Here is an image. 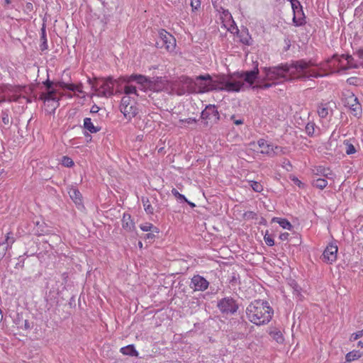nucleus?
I'll return each instance as SVG.
<instances>
[{
    "mask_svg": "<svg viewBox=\"0 0 363 363\" xmlns=\"http://www.w3.org/2000/svg\"><path fill=\"white\" fill-rule=\"evenodd\" d=\"M155 235L154 234V233H147L144 236V239L145 240H152L154 238H155Z\"/></svg>",
    "mask_w": 363,
    "mask_h": 363,
    "instance_id": "nucleus-58",
    "label": "nucleus"
},
{
    "mask_svg": "<svg viewBox=\"0 0 363 363\" xmlns=\"http://www.w3.org/2000/svg\"><path fill=\"white\" fill-rule=\"evenodd\" d=\"M99 110H100V108L98 106H96V104H94L91 108L90 112L91 113H98Z\"/></svg>",
    "mask_w": 363,
    "mask_h": 363,
    "instance_id": "nucleus-61",
    "label": "nucleus"
},
{
    "mask_svg": "<svg viewBox=\"0 0 363 363\" xmlns=\"http://www.w3.org/2000/svg\"><path fill=\"white\" fill-rule=\"evenodd\" d=\"M340 58L345 59L348 63H350V61L353 60L351 55H344L340 57L337 55H334L331 58H328L325 62L319 64L313 60H306L301 59L294 61L291 66L283 65L272 69H266L267 72V75L271 79L274 78L276 76L283 77L286 72H289L291 67H294L297 74L296 77L302 81L323 77L335 72V70L332 68L330 63L333 60H337L338 62H340Z\"/></svg>",
    "mask_w": 363,
    "mask_h": 363,
    "instance_id": "nucleus-1",
    "label": "nucleus"
},
{
    "mask_svg": "<svg viewBox=\"0 0 363 363\" xmlns=\"http://www.w3.org/2000/svg\"><path fill=\"white\" fill-rule=\"evenodd\" d=\"M116 83H119V81L113 79L111 77L99 79L95 84L96 94L101 97L113 96V87Z\"/></svg>",
    "mask_w": 363,
    "mask_h": 363,
    "instance_id": "nucleus-6",
    "label": "nucleus"
},
{
    "mask_svg": "<svg viewBox=\"0 0 363 363\" xmlns=\"http://www.w3.org/2000/svg\"><path fill=\"white\" fill-rule=\"evenodd\" d=\"M344 145L345 146V152L347 155H352L356 152L354 146L349 141L345 140Z\"/></svg>",
    "mask_w": 363,
    "mask_h": 363,
    "instance_id": "nucleus-38",
    "label": "nucleus"
},
{
    "mask_svg": "<svg viewBox=\"0 0 363 363\" xmlns=\"http://www.w3.org/2000/svg\"><path fill=\"white\" fill-rule=\"evenodd\" d=\"M156 47L160 48H165L166 49V45H162V40L160 38L156 42Z\"/></svg>",
    "mask_w": 363,
    "mask_h": 363,
    "instance_id": "nucleus-62",
    "label": "nucleus"
},
{
    "mask_svg": "<svg viewBox=\"0 0 363 363\" xmlns=\"http://www.w3.org/2000/svg\"><path fill=\"white\" fill-rule=\"evenodd\" d=\"M62 164L67 167H71L74 165V162L70 157L63 156L62 159Z\"/></svg>",
    "mask_w": 363,
    "mask_h": 363,
    "instance_id": "nucleus-45",
    "label": "nucleus"
},
{
    "mask_svg": "<svg viewBox=\"0 0 363 363\" xmlns=\"http://www.w3.org/2000/svg\"><path fill=\"white\" fill-rule=\"evenodd\" d=\"M264 240L265 243L268 246H273L274 245V239L272 238V237L271 235H269L268 234H266L264 235Z\"/></svg>",
    "mask_w": 363,
    "mask_h": 363,
    "instance_id": "nucleus-51",
    "label": "nucleus"
},
{
    "mask_svg": "<svg viewBox=\"0 0 363 363\" xmlns=\"http://www.w3.org/2000/svg\"><path fill=\"white\" fill-rule=\"evenodd\" d=\"M240 42L246 45H252V38L249 35L247 32L245 34L241 35Z\"/></svg>",
    "mask_w": 363,
    "mask_h": 363,
    "instance_id": "nucleus-41",
    "label": "nucleus"
},
{
    "mask_svg": "<svg viewBox=\"0 0 363 363\" xmlns=\"http://www.w3.org/2000/svg\"><path fill=\"white\" fill-rule=\"evenodd\" d=\"M7 91L9 94H22L23 93L28 94V91H30V89H28L25 86L9 85L7 86Z\"/></svg>",
    "mask_w": 363,
    "mask_h": 363,
    "instance_id": "nucleus-22",
    "label": "nucleus"
},
{
    "mask_svg": "<svg viewBox=\"0 0 363 363\" xmlns=\"http://www.w3.org/2000/svg\"><path fill=\"white\" fill-rule=\"evenodd\" d=\"M34 10V7L32 3L27 2L25 7H24V12L27 14H30L31 12H33Z\"/></svg>",
    "mask_w": 363,
    "mask_h": 363,
    "instance_id": "nucleus-52",
    "label": "nucleus"
},
{
    "mask_svg": "<svg viewBox=\"0 0 363 363\" xmlns=\"http://www.w3.org/2000/svg\"><path fill=\"white\" fill-rule=\"evenodd\" d=\"M272 221L278 223L284 229L291 230L292 228L291 223L287 219L274 217Z\"/></svg>",
    "mask_w": 363,
    "mask_h": 363,
    "instance_id": "nucleus-32",
    "label": "nucleus"
},
{
    "mask_svg": "<svg viewBox=\"0 0 363 363\" xmlns=\"http://www.w3.org/2000/svg\"><path fill=\"white\" fill-rule=\"evenodd\" d=\"M318 116L322 118H325L328 116L329 114V108L328 104H320L318 106Z\"/></svg>",
    "mask_w": 363,
    "mask_h": 363,
    "instance_id": "nucleus-33",
    "label": "nucleus"
},
{
    "mask_svg": "<svg viewBox=\"0 0 363 363\" xmlns=\"http://www.w3.org/2000/svg\"><path fill=\"white\" fill-rule=\"evenodd\" d=\"M121 111L126 118L131 119L138 114V108L136 107L135 104L133 103L127 107L123 108Z\"/></svg>",
    "mask_w": 363,
    "mask_h": 363,
    "instance_id": "nucleus-20",
    "label": "nucleus"
},
{
    "mask_svg": "<svg viewBox=\"0 0 363 363\" xmlns=\"http://www.w3.org/2000/svg\"><path fill=\"white\" fill-rule=\"evenodd\" d=\"M120 352L124 355H128L130 357H138L139 353L135 350L133 345H128L125 347L121 348Z\"/></svg>",
    "mask_w": 363,
    "mask_h": 363,
    "instance_id": "nucleus-25",
    "label": "nucleus"
},
{
    "mask_svg": "<svg viewBox=\"0 0 363 363\" xmlns=\"http://www.w3.org/2000/svg\"><path fill=\"white\" fill-rule=\"evenodd\" d=\"M68 84H66L63 82H57L55 83V88H62L63 89H67Z\"/></svg>",
    "mask_w": 363,
    "mask_h": 363,
    "instance_id": "nucleus-55",
    "label": "nucleus"
},
{
    "mask_svg": "<svg viewBox=\"0 0 363 363\" xmlns=\"http://www.w3.org/2000/svg\"><path fill=\"white\" fill-rule=\"evenodd\" d=\"M130 77V76L120 78L118 79V81L119 82H121L122 83H125L124 86V93L126 96H129L130 94L138 96L136 86L130 84L133 81H128V78Z\"/></svg>",
    "mask_w": 363,
    "mask_h": 363,
    "instance_id": "nucleus-17",
    "label": "nucleus"
},
{
    "mask_svg": "<svg viewBox=\"0 0 363 363\" xmlns=\"http://www.w3.org/2000/svg\"><path fill=\"white\" fill-rule=\"evenodd\" d=\"M315 125L314 123H308L306 126V133L308 136H313L315 133Z\"/></svg>",
    "mask_w": 363,
    "mask_h": 363,
    "instance_id": "nucleus-42",
    "label": "nucleus"
},
{
    "mask_svg": "<svg viewBox=\"0 0 363 363\" xmlns=\"http://www.w3.org/2000/svg\"><path fill=\"white\" fill-rule=\"evenodd\" d=\"M218 308L222 313L234 314L238 309V305L231 297H225L218 301Z\"/></svg>",
    "mask_w": 363,
    "mask_h": 363,
    "instance_id": "nucleus-8",
    "label": "nucleus"
},
{
    "mask_svg": "<svg viewBox=\"0 0 363 363\" xmlns=\"http://www.w3.org/2000/svg\"><path fill=\"white\" fill-rule=\"evenodd\" d=\"M349 108L351 111V113L354 117H356L357 118H359L362 117V106L359 103H355L354 104H353V106H351Z\"/></svg>",
    "mask_w": 363,
    "mask_h": 363,
    "instance_id": "nucleus-31",
    "label": "nucleus"
},
{
    "mask_svg": "<svg viewBox=\"0 0 363 363\" xmlns=\"http://www.w3.org/2000/svg\"><path fill=\"white\" fill-rule=\"evenodd\" d=\"M172 194L174 196L177 200L180 201H187V199L184 195L180 194L176 189H172Z\"/></svg>",
    "mask_w": 363,
    "mask_h": 363,
    "instance_id": "nucleus-46",
    "label": "nucleus"
},
{
    "mask_svg": "<svg viewBox=\"0 0 363 363\" xmlns=\"http://www.w3.org/2000/svg\"><path fill=\"white\" fill-rule=\"evenodd\" d=\"M292 181L295 184L298 185L299 187L303 186V184L296 177H294Z\"/></svg>",
    "mask_w": 363,
    "mask_h": 363,
    "instance_id": "nucleus-64",
    "label": "nucleus"
},
{
    "mask_svg": "<svg viewBox=\"0 0 363 363\" xmlns=\"http://www.w3.org/2000/svg\"><path fill=\"white\" fill-rule=\"evenodd\" d=\"M69 194L70 198L76 204H80L82 203V194L78 189H71Z\"/></svg>",
    "mask_w": 363,
    "mask_h": 363,
    "instance_id": "nucleus-30",
    "label": "nucleus"
},
{
    "mask_svg": "<svg viewBox=\"0 0 363 363\" xmlns=\"http://www.w3.org/2000/svg\"><path fill=\"white\" fill-rule=\"evenodd\" d=\"M1 116H2L1 119H2V122L4 123V124L9 125L11 123L10 116L7 111H2Z\"/></svg>",
    "mask_w": 363,
    "mask_h": 363,
    "instance_id": "nucleus-48",
    "label": "nucleus"
},
{
    "mask_svg": "<svg viewBox=\"0 0 363 363\" xmlns=\"http://www.w3.org/2000/svg\"><path fill=\"white\" fill-rule=\"evenodd\" d=\"M259 71L258 69V63L255 65L254 69L250 71H245L241 72L233 73V78L243 79L244 81L250 86H252L255 81L258 79Z\"/></svg>",
    "mask_w": 363,
    "mask_h": 363,
    "instance_id": "nucleus-9",
    "label": "nucleus"
},
{
    "mask_svg": "<svg viewBox=\"0 0 363 363\" xmlns=\"http://www.w3.org/2000/svg\"><path fill=\"white\" fill-rule=\"evenodd\" d=\"M19 328L24 329L26 330H30L31 328V326L30 325V323L28 320H25L23 321V324H22L21 326H18Z\"/></svg>",
    "mask_w": 363,
    "mask_h": 363,
    "instance_id": "nucleus-56",
    "label": "nucleus"
},
{
    "mask_svg": "<svg viewBox=\"0 0 363 363\" xmlns=\"http://www.w3.org/2000/svg\"><path fill=\"white\" fill-rule=\"evenodd\" d=\"M195 81L196 78H191L189 77H184L182 79V82L186 84L188 86H195Z\"/></svg>",
    "mask_w": 363,
    "mask_h": 363,
    "instance_id": "nucleus-47",
    "label": "nucleus"
},
{
    "mask_svg": "<svg viewBox=\"0 0 363 363\" xmlns=\"http://www.w3.org/2000/svg\"><path fill=\"white\" fill-rule=\"evenodd\" d=\"M337 246L333 243L329 244L324 250L321 259L323 262L332 264L337 259Z\"/></svg>",
    "mask_w": 363,
    "mask_h": 363,
    "instance_id": "nucleus-11",
    "label": "nucleus"
},
{
    "mask_svg": "<svg viewBox=\"0 0 363 363\" xmlns=\"http://www.w3.org/2000/svg\"><path fill=\"white\" fill-rule=\"evenodd\" d=\"M363 336V330L354 333L350 337V341L353 342Z\"/></svg>",
    "mask_w": 363,
    "mask_h": 363,
    "instance_id": "nucleus-50",
    "label": "nucleus"
},
{
    "mask_svg": "<svg viewBox=\"0 0 363 363\" xmlns=\"http://www.w3.org/2000/svg\"><path fill=\"white\" fill-rule=\"evenodd\" d=\"M289 234L288 233H283L279 235V239L282 241L287 240L289 238Z\"/></svg>",
    "mask_w": 363,
    "mask_h": 363,
    "instance_id": "nucleus-60",
    "label": "nucleus"
},
{
    "mask_svg": "<svg viewBox=\"0 0 363 363\" xmlns=\"http://www.w3.org/2000/svg\"><path fill=\"white\" fill-rule=\"evenodd\" d=\"M140 228L145 232L151 231L152 233H159V229L154 226L152 223H146L145 224H141L140 225Z\"/></svg>",
    "mask_w": 363,
    "mask_h": 363,
    "instance_id": "nucleus-35",
    "label": "nucleus"
},
{
    "mask_svg": "<svg viewBox=\"0 0 363 363\" xmlns=\"http://www.w3.org/2000/svg\"><path fill=\"white\" fill-rule=\"evenodd\" d=\"M57 89L54 87L50 90H47L46 92L41 93L39 99L44 101H58L59 98L57 96Z\"/></svg>",
    "mask_w": 363,
    "mask_h": 363,
    "instance_id": "nucleus-19",
    "label": "nucleus"
},
{
    "mask_svg": "<svg viewBox=\"0 0 363 363\" xmlns=\"http://www.w3.org/2000/svg\"><path fill=\"white\" fill-rule=\"evenodd\" d=\"M313 177H323L328 179H333L335 174L333 172L329 169L324 166H316L313 170Z\"/></svg>",
    "mask_w": 363,
    "mask_h": 363,
    "instance_id": "nucleus-14",
    "label": "nucleus"
},
{
    "mask_svg": "<svg viewBox=\"0 0 363 363\" xmlns=\"http://www.w3.org/2000/svg\"><path fill=\"white\" fill-rule=\"evenodd\" d=\"M294 13L293 23L296 27L303 26L306 23L303 6L298 0H289Z\"/></svg>",
    "mask_w": 363,
    "mask_h": 363,
    "instance_id": "nucleus-7",
    "label": "nucleus"
},
{
    "mask_svg": "<svg viewBox=\"0 0 363 363\" xmlns=\"http://www.w3.org/2000/svg\"><path fill=\"white\" fill-rule=\"evenodd\" d=\"M201 1L200 0H192L191 2V6L192 8V11H196L200 8Z\"/></svg>",
    "mask_w": 363,
    "mask_h": 363,
    "instance_id": "nucleus-53",
    "label": "nucleus"
},
{
    "mask_svg": "<svg viewBox=\"0 0 363 363\" xmlns=\"http://www.w3.org/2000/svg\"><path fill=\"white\" fill-rule=\"evenodd\" d=\"M272 155H270L271 157H273L277 155H281L285 153L284 148L282 147L278 146V145H274L272 146Z\"/></svg>",
    "mask_w": 363,
    "mask_h": 363,
    "instance_id": "nucleus-37",
    "label": "nucleus"
},
{
    "mask_svg": "<svg viewBox=\"0 0 363 363\" xmlns=\"http://www.w3.org/2000/svg\"><path fill=\"white\" fill-rule=\"evenodd\" d=\"M182 121L184 122V123H186L188 124H191V123H196L197 120L196 118H186L184 120H182Z\"/></svg>",
    "mask_w": 363,
    "mask_h": 363,
    "instance_id": "nucleus-59",
    "label": "nucleus"
},
{
    "mask_svg": "<svg viewBox=\"0 0 363 363\" xmlns=\"http://www.w3.org/2000/svg\"><path fill=\"white\" fill-rule=\"evenodd\" d=\"M294 62V61H293L289 65L287 63L281 64L279 66H277V67H279L283 65L291 66V65H292ZM274 68H276V67H264L263 71L265 74V77L262 80H258L257 84L256 86H253V89L257 88V89H267L271 87L274 84H277L279 82L286 80L287 79V74H289L291 78L298 79V78L296 77L297 74L296 73V70L294 67L293 68L291 67L289 72H286L283 74L284 75L283 77L276 76L274 78L271 79L267 75V72L266 71V69H272ZM299 80H301V79H299Z\"/></svg>",
    "mask_w": 363,
    "mask_h": 363,
    "instance_id": "nucleus-5",
    "label": "nucleus"
},
{
    "mask_svg": "<svg viewBox=\"0 0 363 363\" xmlns=\"http://www.w3.org/2000/svg\"><path fill=\"white\" fill-rule=\"evenodd\" d=\"M312 185L314 187H316L319 189L323 190L325 189L328 185V181L326 180V178H320V177H313L312 180Z\"/></svg>",
    "mask_w": 363,
    "mask_h": 363,
    "instance_id": "nucleus-26",
    "label": "nucleus"
},
{
    "mask_svg": "<svg viewBox=\"0 0 363 363\" xmlns=\"http://www.w3.org/2000/svg\"><path fill=\"white\" fill-rule=\"evenodd\" d=\"M159 38H161L162 45H166V50L172 51L176 45V40L172 35L162 29L159 31Z\"/></svg>",
    "mask_w": 363,
    "mask_h": 363,
    "instance_id": "nucleus-13",
    "label": "nucleus"
},
{
    "mask_svg": "<svg viewBox=\"0 0 363 363\" xmlns=\"http://www.w3.org/2000/svg\"><path fill=\"white\" fill-rule=\"evenodd\" d=\"M257 145L259 146V147L262 149L260 151L262 154L266 155L269 157L272 155V143H268L267 140L262 138L257 141Z\"/></svg>",
    "mask_w": 363,
    "mask_h": 363,
    "instance_id": "nucleus-21",
    "label": "nucleus"
},
{
    "mask_svg": "<svg viewBox=\"0 0 363 363\" xmlns=\"http://www.w3.org/2000/svg\"><path fill=\"white\" fill-rule=\"evenodd\" d=\"M199 76L196 77L195 81V90L198 93H205L211 91L210 80L201 79L199 78Z\"/></svg>",
    "mask_w": 363,
    "mask_h": 363,
    "instance_id": "nucleus-16",
    "label": "nucleus"
},
{
    "mask_svg": "<svg viewBox=\"0 0 363 363\" xmlns=\"http://www.w3.org/2000/svg\"><path fill=\"white\" fill-rule=\"evenodd\" d=\"M123 228L127 231H131L134 228V223L131 219V216L128 213H124L122 218Z\"/></svg>",
    "mask_w": 363,
    "mask_h": 363,
    "instance_id": "nucleus-23",
    "label": "nucleus"
},
{
    "mask_svg": "<svg viewBox=\"0 0 363 363\" xmlns=\"http://www.w3.org/2000/svg\"><path fill=\"white\" fill-rule=\"evenodd\" d=\"M142 202L143 204L144 209L147 214H153L154 208L150 204V201L147 198H142Z\"/></svg>",
    "mask_w": 363,
    "mask_h": 363,
    "instance_id": "nucleus-36",
    "label": "nucleus"
},
{
    "mask_svg": "<svg viewBox=\"0 0 363 363\" xmlns=\"http://www.w3.org/2000/svg\"><path fill=\"white\" fill-rule=\"evenodd\" d=\"M199 79L210 80L211 91H227L228 92H238L241 90L244 83L234 80L233 74L218 75L213 78L210 74L199 75Z\"/></svg>",
    "mask_w": 363,
    "mask_h": 363,
    "instance_id": "nucleus-3",
    "label": "nucleus"
},
{
    "mask_svg": "<svg viewBox=\"0 0 363 363\" xmlns=\"http://www.w3.org/2000/svg\"><path fill=\"white\" fill-rule=\"evenodd\" d=\"M67 89L77 91L79 93L82 92V85L80 84H68Z\"/></svg>",
    "mask_w": 363,
    "mask_h": 363,
    "instance_id": "nucleus-44",
    "label": "nucleus"
},
{
    "mask_svg": "<svg viewBox=\"0 0 363 363\" xmlns=\"http://www.w3.org/2000/svg\"><path fill=\"white\" fill-rule=\"evenodd\" d=\"M344 104L345 106L350 107L353 106V104L355 103H359L357 97L354 96V94L350 93L347 97L345 98Z\"/></svg>",
    "mask_w": 363,
    "mask_h": 363,
    "instance_id": "nucleus-34",
    "label": "nucleus"
},
{
    "mask_svg": "<svg viewBox=\"0 0 363 363\" xmlns=\"http://www.w3.org/2000/svg\"><path fill=\"white\" fill-rule=\"evenodd\" d=\"M128 81H135L140 86L139 89L145 91L150 90L155 92L168 91L169 83L164 77L148 78L142 74H132L128 78Z\"/></svg>",
    "mask_w": 363,
    "mask_h": 363,
    "instance_id": "nucleus-4",
    "label": "nucleus"
},
{
    "mask_svg": "<svg viewBox=\"0 0 363 363\" xmlns=\"http://www.w3.org/2000/svg\"><path fill=\"white\" fill-rule=\"evenodd\" d=\"M43 84L46 87L47 90H50L55 87V83L48 79L43 82Z\"/></svg>",
    "mask_w": 363,
    "mask_h": 363,
    "instance_id": "nucleus-54",
    "label": "nucleus"
},
{
    "mask_svg": "<svg viewBox=\"0 0 363 363\" xmlns=\"http://www.w3.org/2000/svg\"><path fill=\"white\" fill-rule=\"evenodd\" d=\"M14 323L18 326H21L22 324H21V322H22V318L21 317L19 316V315H18L17 318L13 320Z\"/></svg>",
    "mask_w": 363,
    "mask_h": 363,
    "instance_id": "nucleus-63",
    "label": "nucleus"
},
{
    "mask_svg": "<svg viewBox=\"0 0 363 363\" xmlns=\"http://www.w3.org/2000/svg\"><path fill=\"white\" fill-rule=\"evenodd\" d=\"M247 323L246 321H238L237 326L235 328L238 330H240L239 332H232L230 333L231 337L234 340L237 339H243L246 336V330L247 328Z\"/></svg>",
    "mask_w": 363,
    "mask_h": 363,
    "instance_id": "nucleus-15",
    "label": "nucleus"
},
{
    "mask_svg": "<svg viewBox=\"0 0 363 363\" xmlns=\"http://www.w3.org/2000/svg\"><path fill=\"white\" fill-rule=\"evenodd\" d=\"M220 13H221V18L223 21H230L233 19L231 13L229 12L228 10L223 9V7H220L219 10H218Z\"/></svg>",
    "mask_w": 363,
    "mask_h": 363,
    "instance_id": "nucleus-39",
    "label": "nucleus"
},
{
    "mask_svg": "<svg viewBox=\"0 0 363 363\" xmlns=\"http://www.w3.org/2000/svg\"><path fill=\"white\" fill-rule=\"evenodd\" d=\"M250 186L255 192H262L263 191V186L257 182L251 181Z\"/></svg>",
    "mask_w": 363,
    "mask_h": 363,
    "instance_id": "nucleus-43",
    "label": "nucleus"
},
{
    "mask_svg": "<svg viewBox=\"0 0 363 363\" xmlns=\"http://www.w3.org/2000/svg\"><path fill=\"white\" fill-rule=\"evenodd\" d=\"M362 355L363 353L359 350H352L345 355V360L347 362H351L359 359Z\"/></svg>",
    "mask_w": 363,
    "mask_h": 363,
    "instance_id": "nucleus-28",
    "label": "nucleus"
},
{
    "mask_svg": "<svg viewBox=\"0 0 363 363\" xmlns=\"http://www.w3.org/2000/svg\"><path fill=\"white\" fill-rule=\"evenodd\" d=\"M235 115L231 116L230 119L233 121L234 123L237 125H242L244 123L243 119H235Z\"/></svg>",
    "mask_w": 363,
    "mask_h": 363,
    "instance_id": "nucleus-57",
    "label": "nucleus"
},
{
    "mask_svg": "<svg viewBox=\"0 0 363 363\" xmlns=\"http://www.w3.org/2000/svg\"><path fill=\"white\" fill-rule=\"evenodd\" d=\"M269 335L278 343H283L284 341L281 332L278 329H273L269 331Z\"/></svg>",
    "mask_w": 363,
    "mask_h": 363,
    "instance_id": "nucleus-29",
    "label": "nucleus"
},
{
    "mask_svg": "<svg viewBox=\"0 0 363 363\" xmlns=\"http://www.w3.org/2000/svg\"><path fill=\"white\" fill-rule=\"evenodd\" d=\"M22 97V94H9V101H18L19 99ZM23 98L26 99L27 102H30L29 99H28L26 96H23Z\"/></svg>",
    "mask_w": 363,
    "mask_h": 363,
    "instance_id": "nucleus-49",
    "label": "nucleus"
},
{
    "mask_svg": "<svg viewBox=\"0 0 363 363\" xmlns=\"http://www.w3.org/2000/svg\"><path fill=\"white\" fill-rule=\"evenodd\" d=\"M133 102L131 101V98L130 96H124L121 99V104H120V111L123 109V108L127 107L130 105Z\"/></svg>",
    "mask_w": 363,
    "mask_h": 363,
    "instance_id": "nucleus-40",
    "label": "nucleus"
},
{
    "mask_svg": "<svg viewBox=\"0 0 363 363\" xmlns=\"http://www.w3.org/2000/svg\"><path fill=\"white\" fill-rule=\"evenodd\" d=\"M209 282L202 276L194 275L191 280L190 288L194 291H203L208 289Z\"/></svg>",
    "mask_w": 363,
    "mask_h": 363,
    "instance_id": "nucleus-12",
    "label": "nucleus"
},
{
    "mask_svg": "<svg viewBox=\"0 0 363 363\" xmlns=\"http://www.w3.org/2000/svg\"><path fill=\"white\" fill-rule=\"evenodd\" d=\"M274 310L267 301L255 300L246 308L247 319L256 325L267 324L272 318Z\"/></svg>",
    "mask_w": 363,
    "mask_h": 363,
    "instance_id": "nucleus-2",
    "label": "nucleus"
},
{
    "mask_svg": "<svg viewBox=\"0 0 363 363\" xmlns=\"http://www.w3.org/2000/svg\"><path fill=\"white\" fill-rule=\"evenodd\" d=\"M201 118L207 121H210L213 123H217L220 120V114L215 105L208 104L202 111Z\"/></svg>",
    "mask_w": 363,
    "mask_h": 363,
    "instance_id": "nucleus-10",
    "label": "nucleus"
},
{
    "mask_svg": "<svg viewBox=\"0 0 363 363\" xmlns=\"http://www.w3.org/2000/svg\"><path fill=\"white\" fill-rule=\"evenodd\" d=\"M83 128L90 132L91 133H96L101 130L100 127L95 126L90 118H85L84 119Z\"/></svg>",
    "mask_w": 363,
    "mask_h": 363,
    "instance_id": "nucleus-24",
    "label": "nucleus"
},
{
    "mask_svg": "<svg viewBox=\"0 0 363 363\" xmlns=\"http://www.w3.org/2000/svg\"><path fill=\"white\" fill-rule=\"evenodd\" d=\"M10 233H8L5 242L0 243V259L4 257L6 255V252L8 249L11 247V245L15 242V239L13 237L9 236Z\"/></svg>",
    "mask_w": 363,
    "mask_h": 363,
    "instance_id": "nucleus-18",
    "label": "nucleus"
},
{
    "mask_svg": "<svg viewBox=\"0 0 363 363\" xmlns=\"http://www.w3.org/2000/svg\"><path fill=\"white\" fill-rule=\"evenodd\" d=\"M41 43L40 45V49L41 51H45L48 48L47 37H46V30L45 26L43 24L41 28V36H40Z\"/></svg>",
    "mask_w": 363,
    "mask_h": 363,
    "instance_id": "nucleus-27",
    "label": "nucleus"
}]
</instances>
